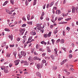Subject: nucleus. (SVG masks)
Masks as SVG:
<instances>
[{"mask_svg": "<svg viewBox=\"0 0 78 78\" xmlns=\"http://www.w3.org/2000/svg\"><path fill=\"white\" fill-rule=\"evenodd\" d=\"M64 71L65 72V74H66L67 75H69V74H70V73L69 72H67V70L66 69H65Z\"/></svg>", "mask_w": 78, "mask_h": 78, "instance_id": "obj_7", "label": "nucleus"}, {"mask_svg": "<svg viewBox=\"0 0 78 78\" xmlns=\"http://www.w3.org/2000/svg\"><path fill=\"white\" fill-rule=\"evenodd\" d=\"M71 18H67L66 19H65V21H69V20H71Z\"/></svg>", "mask_w": 78, "mask_h": 78, "instance_id": "obj_28", "label": "nucleus"}, {"mask_svg": "<svg viewBox=\"0 0 78 78\" xmlns=\"http://www.w3.org/2000/svg\"><path fill=\"white\" fill-rule=\"evenodd\" d=\"M50 28H51V29H52L53 28V25H51L50 27Z\"/></svg>", "mask_w": 78, "mask_h": 78, "instance_id": "obj_62", "label": "nucleus"}, {"mask_svg": "<svg viewBox=\"0 0 78 78\" xmlns=\"http://www.w3.org/2000/svg\"><path fill=\"white\" fill-rule=\"evenodd\" d=\"M50 57H46L45 58V59H47V60H48V59H50Z\"/></svg>", "mask_w": 78, "mask_h": 78, "instance_id": "obj_37", "label": "nucleus"}, {"mask_svg": "<svg viewBox=\"0 0 78 78\" xmlns=\"http://www.w3.org/2000/svg\"><path fill=\"white\" fill-rule=\"evenodd\" d=\"M54 5V2H52L50 4V5H49V7H51L53 5Z\"/></svg>", "mask_w": 78, "mask_h": 78, "instance_id": "obj_17", "label": "nucleus"}, {"mask_svg": "<svg viewBox=\"0 0 78 78\" xmlns=\"http://www.w3.org/2000/svg\"><path fill=\"white\" fill-rule=\"evenodd\" d=\"M25 3L26 6H28V3H29L28 2V1L26 0Z\"/></svg>", "mask_w": 78, "mask_h": 78, "instance_id": "obj_31", "label": "nucleus"}, {"mask_svg": "<svg viewBox=\"0 0 78 78\" xmlns=\"http://www.w3.org/2000/svg\"><path fill=\"white\" fill-rule=\"evenodd\" d=\"M34 61H36V60H38L39 61H41V59H39V58H37V56H35L34 58Z\"/></svg>", "mask_w": 78, "mask_h": 78, "instance_id": "obj_6", "label": "nucleus"}, {"mask_svg": "<svg viewBox=\"0 0 78 78\" xmlns=\"http://www.w3.org/2000/svg\"><path fill=\"white\" fill-rule=\"evenodd\" d=\"M13 55H14L15 57L16 58V55H17V52L16 51H14L13 52Z\"/></svg>", "mask_w": 78, "mask_h": 78, "instance_id": "obj_15", "label": "nucleus"}, {"mask_svg": "<svg viewBox=\"0 0 78 78\" xmlns=\"http://www.w3.org/2000/svg\"><path fill=\"white\" fill-rule=\"evenodd\" d=\"M10 47H14V44H13L12 45H10Z\"/></svg>", "mask_w": 78, "mask_h": 78, "instance_id": "obj_57", "label": "nucleus"}, {"mask_svg": "<svg viewBox=\"0 0 78 78\" xmlns=\"http://www.w3.org/2000/svg\"><path fill=\"white\" fill-rule=\"evenodd\" d=\"M5 45H6V42L3 43L2 45V47H3Z\"/></svg>", "mask_w": 78, "mask_h": 78, "instance_id": "obj_23", "label": "nucleus"}, {"mask_svg": "<svg viewBox=\"0 0 78 78\" xmlns=\"http://www.w3.org/2000/svg\"><path fill=\"white\" fill-rule=\"evenodd\" d=\"M28 60L29 61H30V62H32V61H33V59L31 57H29L28 58Z\"/></svg>", "mask_w": 78, "mask_h": 78, "instance_id": "obj_11", "label": "nucleus"}, {"mask_svg": "<svg viewBox=\"0 0 78 78\" xmlns=\"http://www.w3.org/2000/svg\"><path fill=\"white\" fill-rule=\"evenodd\" d=\"M50 57L53 59H54L55 58V57L54 56V55H51L50 56Z\"/></svg>", "mask_w": 78, "mask_h": 78, "instance_id": "obj_29", "label": "nucleus"}, {"mask_svg": "<svg viewBox=\"0 0 78 78\" xmlns=\"http://www.w3.org/2000/svg\"><path fill=\"white\" fill-rule=\"evenodd\" d=\"M41 47V45L39 44H37L36 45V48L37 49H39V48H40Z\"/></svg>", "mask_w": 78, "mask_h": 78, "instance_id": "obj_14", "label": "nucleus"}, {"mask_svg": "<svg viewBox=\"0 0 78 78\" xmlns=\"http://www.w3.org/2000/svg\"><path fill=\"white\" fill-rule=\"evenodd\" d=\"M64 63H65L64 61L62 62L61 63V65H63V64H64Z\"/></svg>", "mask_w": 78, "mask_h": 78, "instance_id": "obj_54", "label": "nucleus"}, {"mask_svg": "<svg viewBox=\"0 0 78 78\" xmlns=\"http://www.w3.org/2000/svg\"><path fill=\"white\" fill-rule=\"evenodd\" d=\"M63 17H67V15L66 14H63Z\"/></svg>", "mask_w": 78, "mask_h": 78, "instance_id": "obj_55", "label": "nucleus"}, {"mask_svg": "<svg viewBox=\"0 0 78 78\" xmlns=\"http://www.w3.org/2000/svg\"><path fill=\"white\" fill-rule=\"evenodd\" d=\"M24 65L25 66H28L29 65L28 63L27 62V61H24Z\"/></svg>", "mask_w": 78, "mask_h": 78, "instance_id": "obj_10", "label": "nucleus"}, {"mask_svg": "<svg viewBox=\"0 0 78 78\" xmlns=\"http://www.w3.org/2000/svg\"><path fill=\"white\" fill-rule=\"evenodd\" d=\"M6 12H7V13H8L9 14H10L11 15L12 14V13L11 12H10V11L8 9L6 10Z\"/></svg>", "mask_w": 78, "mask_h": 78, "instance_id": "obj_16", "label": "nucleus"}, {"mask_svg": "<svg viewBox=\"0 0 78 78\" xmlns=\"http://www.w3.org/2000/svg\"><path fill=\"white\" fill-rule=\"evenodd\" d=\"M22 19L23 20H24V22H26V19H25V17H23V18H22Z\"/></svg>", "mask_w": 78, "mask_h": 78, "instance_id": "obj_56", "label": "nucleus"}, {"mask_svg": "<svg viewBox=\"0 0 78 78\" xmlns=\"http://www.w3.org/2000/svg\"><path fill=\"white\" fill-rule=\"evenodd\" d=\"M10 1L11 3L12 4V5H13L14 4V1L12 0H10Z\"/></svg>", "mask_w": 78, "mask_h": 78, "instance_id": "obj_40", "label": "nucleus"}, {"mask_svg": "<svg viewBox=\"0 0 78 78\" xmlns=\"http://www.w3.org/2000/svg\"><path fill=\"white\" fill-rule=\"evenodd\" d=\"M12 66L13 65L12 64V63H10V64H9V66L10 67H12Z\"/></svg>", "mask_w": 78, "mask_h": 78, "instance_id": "obj_50", "label": "nucleus"}, {"mask_svg": "<svg viewBox=\"0 0 78 78\" xmlns=\"http://www.w3.org/2000/svg\"><path fill=\"white\" fill-rule=\"evenodd\" d=\"M20 62V60H18L14 61V62L15 63V66H17L19 64V62Z\"/></svg>", "mask_w": 78, "mask_h": 78, "instance_id": "obj_4", "label": "nucleus"}, {"mask_svg": "<svg viewBox=\"0 0 78 78\" xmlns=\"http://www.w3.org/2000/svg\"><path fill=\"white\" fill-rule=\"evenodd\" d=\"M33 22L32 21H30V22H27V23L28 24H29V25H32V23Z\"/></svg>", "mask_w": 78, "mask_h": 78, "instance_id": "obj_27", "label": "nucleus"}, {"mask_svg": "<svg viewBox=\"0 0 78 78\" xmlns=\"http://www.w3.org/2000/svg\"><path fill=\"white\" fill-rule=\"evenodd\" d=\"M34 55H37V53H36V52L34 51Z\"/></svg>", "mask_w": 78, "mask_h": 78, "instance_id": "obj_49", "label": "nucleus"}, {"mask_svg": "<svg viewBox=\"0 0 78 78\" xmlns=\"http://www.w3.org/2000/svg\"><path fill=\"white\" fill-rule=\"evenodd\" d=\"M51 41L52 42V44L54 45V43H55V40L53 39L51 40Z\"/></svg>", "mask_w": 78, "mask_h": 78, "instance_id": "obj_38", "label": "nucleus"}, {"mask_svg": "<svg viewBox=\"0 0 78 78\" xmlns=\"http://www.w3.org/2000/svg\"><path fill=\"white\" fill-rule=\"evenodd\" d=\"M68 61V60H67V59H65L64 60H63V62H67V61Z\"/></svg>", "mask_w": 78, "mask_h": 78, "instance_id": "obj_48", "label": "nucleus"}, {"mask_svg": "<svg viewBox=\"0 0 78 78\" xmlns=\"http://www.w3.org/2000/svg\"><path fill=\"white\" fill-rule=\"evenodd\" d=\"M60 41H61V40L59 39H58L56 41V44H57L58 42H59Z\"/></svg>", "mask_w": 78, "mask_h": 78, "instance_id": "obj_33", "label": "nucleus"}, {"mask_svg": "<svg viewBox=\"0 0 78 78\" xmlns=\"http://www.w3.org/2000/svg\"><path fill=\"white\" fill-rule=\"evenodd\" d=\"M1 69L3 70H4V69H5V67L4 66H2L1 67Z\"/></svg>", "mask_w": 78, "mask_h": 78, "instance_id": "obj_32", "label": "nucleus"}, {"mask_svg": "<svg viewBox=\"0 0 78 78\" xmlns=\"http://www.w3.org/2000/svg\"><path fill=\"white\" fill-rule=\"evenodd\" d=\"M58 32V30H54V34H56Z\"/></svg>", "mask_w": 78, "mask_h": 78, "instance_id": "obj_42", "label": "nucleus"}, {"mask_svg": "<svg viewBox=\"0 0 78 78\" xmlns=\"http://www.w3.org/2000/svg\"><path fill=\"white\" fill-rule=\"evenodd\" d=\"M39 50L40 51H44V50H43V49H42V48H40L39 49Z\"/></svg>", "mask_w": 78, "mask_h": 78, "instance_id": "obj_45", "label": "nucleus"}, {"mask_svg": "<svg viewBox=\"0 0 78 78\" xmlns=\"http://www.w3.org/2000/svg\"><path fill=\"white\" fill-rule=\"evenodd\" d=\"M32 39V37H30L28 39V41H30V40H31Z\"/></svg>", "mask_w": 78, "mask_h": 78, "instance_id": "obj_41", "label": "nucleus"}, {"mask_svg": "<svg viewBox=\"0 0 78 78\" xmlns=\"http://www.w3.org/2000/svg\"><path fill=\"white\" fill-rule=\"evenodd\" d=\"M71 45L73 47H75V45H74V44L73 43H72Z\"/></svg>", "mask_w": 78, "mask_h": 78, "instance_id": "obj_60", "label": "nucleus"}, {"mask_svg": "<svg viewBox=\"0 0 78 78\" xmlns=\"http://www.w3.org/2000/svg\"><path fill=\"white\" fill-rule=\"evenodd\" d=\"M34 15H33L32 16L31 18H30V20H32V19H34Z\"/></svg>", "mask_w": 78, "mask_h": 78, "instance_id": "obj_52", "label": "nucleus"}, {"mask_svg": "<svg viewBox=\"0 0 78 78\" xmlns=\"http://www.w3.org/2000/svg\"><path fill=\"white\" fill-rule=\"evenodd\" d=\"M7 3H8V1H5L3 4V6H5V5H6L7 4Z\"/></svg>", "mask_w": 78, "mask_h": 78, "instance_id": "obj_26", "label": "nucleus"}, {"mask_svg": "<svg viewBox=\"0 0 78 78\" xmlns=\"http://www.w3.org/2000/svg\"><path fill=\"white\" fill-rule=\"evenodd\" d=\"M62 19H63V18L60 17V18H58V21H60L61 20H62Z\"/></svg>", "mask_w": 78, "mask_h": 78, "instance_id": "obj_36", "label": "nucleus"}, {"mask_svg": "<svg viewBox=\"0 0 78 78\" xmlns=\"http://www.w3.org/2000/svg\"><path fill=\"white\" fill-rule=\"evenodd\" d=\"M20 36H22V35H23L24 32L25 31V30L24 29H21L20 30Z\"/></svg>", "mask_w": 78, "mask_h": 78, "instance_id": "obj_3", "label": "nucleus"}, {"mask_svg": "<svg viewBox=\"0 0 78 78\" xmlns=\"http://www.w3.org/2000/svg\"><path fill=\"white\" fill-rule=\"evenodd\" d=\"M60 43L61 44H64V39H62L60 41Z\"/></svg>", "mask_w": 78, "mask_h": 78, "instance_id": "obj_18", "label": "nucleus"}, {"mask_svg": "<svg viewBox=\"0 0 78 78\" xmlns=\"http://www.w3.org/2000/svg\"><path fill=\"white\" fill-rule=\"evenodd\" d=\"M42 63H45L46 62V60H42Z\"/></svg>", "mask_w": 78, "mask_h": 78, "instance_id": "obj_46", "label": "nucleus"}, {"mask_svg": "<svg viewBox=\"0 0 78 78\" xmlns=\"http://www.w3.org/2000/svg\"><path fill=\"white\" fill-rule=\"evenodd\" d=\"M54 51H55V55H54V56H58V54H57V53H58V49L57 48H55L54 49Z\"/></svg>", "mask_w": 78, "mask_h": 78, "instance_id": "obj_5", "label": "nucleus"}, {"mask_svg": "<svg viewBox=\"0 0 78 78\" xmlns=\"http://www.w3.org/2000/svg\"><path fill=\"white\" fill-rule=\"evenodd\" d=\"M78 7H73L72 8V13H75V12H78Z\"/></svg>", "mask_w": 78, "mask_h": 78, "instance_id": "obj_1", "label": "nucleus"}, {"mask_svg": "<svg viewBox=\"0 0 78 78\" xmlns=\"http://www.w3.org/2000/svg\"><path fill=\"white\" fill-rule=\"evenodd\" d=\"M51 32H49L48 34H47L48 37H50V36H51Z\"/></svg>", "mask_w": 78, "mask_h": 78, "instance_id": "obj_22", "label": "nucleus"}, {"mask_svg": "<svg viewBox=\"0 0 78 78\" xmlns=\"http://www.w3.org/2000/svg\"><path fill=\"white\" fill-rule=\"evenodd\" d=\"M20 38H19V37H18L17 38V41H20Z\"/></svg>", "mask_w": 78, "mask_h": 78, "instance_id": "obj_58", "label": "nucleus"}, {"mask_svg": "<svg viewBox=\"0 0 78 78\" xmlns=\"http://www.w3.org/2000/svg\"><path fill=\"white\" fill-rule=\"evenodd\" d=\"M69 58H72V54H70L69 55Z\"/></svg>", "mask_w": 78, "mask_h": 78, "instance_id": "obj_43", "label": "nucleus"}, {"mask_svg": "<svg viewBox=\"0 0 78 78\" xmlns=\"http://www.w3.org/2000/svg\"><path fill=\"white\" fill-rule=\"evenodd\" d=\"M27 19L28 20H30V15L28 14L27 16Z\"/></svg>", "mask_w": 78, "mask_h": 78, "instance_id": "obj_34", "label": "nucleus"}, {"mask_svg": "<svg viewBox=\"0 0 78 78\" xmlns=\"http://www.w3.org/2000/svg\"><path fill=\"white\" fill-rule=\"evenodd\" d=\"M5 30L6 31H10L8 29H5Z\"/></svg>", "mask_w": 78, "mask_h": 78, "instance_id": "obj_47", "label": "nucleus"}, {"mask_svg": "<svg viewBox=\"0 0 78 78\" xmlns=\"http://www.w3.org/2000/svg\"><path fill=\"white\" fill-rule=\"evenodd\" d=\"M67 0H64V1L63 2V4H65L66 3V1Z\"/></svg>", "mask_w": 78, "mask_h": 78, "instance_id": "obj_53", "label": "nucleus"}, {"mask_svg": "<svg viewBox=\"0 0 78 78\" xmlns=\"http://www.w3.org/2000/svg\"><path fill=\"white\" fill-rule=\"evenodd\" d=\"M47 50L48 52H51V50H50V48L48 47H47Z\"/></svg>", "mask_w": 78, "mask_h": 78, "instance_id": "obj_21", "label": "nucleus"}, {"mask_svg": "<svg viewBox=\"0 0 78 78\" xmlns=\"http://www.w3.org/2000/svg\"><path fill=\"white\" fill-rule=\"evenodd\" d=\"M6 56L7 58H8V57H9L10 56V54H7Z\"/></svg>", "mask_w": 78, "mask_h": 78, "instance_id": "obj_61", "label": "nucleus"}, {"mask_svg": "<svg viewBox=\"0 0 78 78\" xmlns=\"http://www.w3.org/2000/svg\"><path fill=\"white\" fill-rule=\"evenodd\" d=\"M44 38H47L48 37V36H47V34H44Z\"/></svg>", "mask_w": 78, "mask_h": 78, "instance_id": "obj_24", "label": "nucleus"}, {"mask_svg": "<svg viewBox=\"0 0 78 78\" xmlns=\"http://www.w3.org/2000/svg\"><path fill=\"white\" fill-rule=\"evenodd\" d=\"M67 22H63L62 23H61V24H65L66 23H67Z\"/></svg>", "mask_w": 78, "mask_h": 78, "instance_id": "obj_59", "label": "nucleus"}, {"mask_svg": "<svg viewBox=\"0 0 78 78\" xmlns=\"http://www.w3.org/2000/svg\"><path fill=\"white\" fill-rule=\"evenodd\" d=\"M26 26V24H23L22 26V27H25Z\"/></svg>", "mask_w": 78, "mask_h": 78, "instance_id": "obj_64", "label": "nucleus"}, {"mask_svg": "<svg viewBox=\"0 0 78 78\" xmlns=\"http://www.w3.org/2000/svg\"><path fill=\"white\" fill-rule=\"evenodd\" d=\"M34 48L32 49L31 50V53H33V52H34Z\"/></svg>", "mask_w": 78, "mask_h": 78, "instance_id": "obj_35", "label": "nucleus"}, {"mask_svg": "<svg viewBox=\"0 0 78 78\" xmlns=\"http://www.w3.org/2000/svg\"><path fill=\"white\" fill-rule=\"evenodd\" d=\"M37 29L38 30H41V29H42V27L41 26H40L37 28Z\"/></svg>", "mask_w": 78, "mask_h": 78, "instance_id": "obj_44", "label": "nucleus"}, {"mask_svg": "<svg viewBox=\"0 0 78 78\" xmlns=\"http://www.w3.org/2000/svg\"><path fill=\"white\" fill-rule=\"evenodd\" d=\"M41 43L42 44H44V45H46L47 44V42H45L44 41H41Z\"/></svg>", "mask_w": 78, "mask_h": 78, "instance_id": "obj_20", "label": "nucleus"}, {"mask_svg": "<svg viewBox=\"0 0 78 78\" xmlns=\"http://www.w3.org/2000/svg\"><path fill=\"white\" fill-rule=\"evenodd\" d=\"M45 19L46 20H48V21L49 20V18H48V17L46 18Z\"/></svg>", "mask_w": 78, "mask_h": 78, "instance_id": "obj_63", "label": "nucleus"}, {"mask_svg": "<svg viewBox=\"0 0 78 78\" xmlns=\"http://www.w3.org/2000/svg\"><path fill=\"white\" fill-rule=\"evenodd\" d=\"M36 1H37V0H34V4L33 5H35L36 4Z\"/></svg>", "mask_w": 78, "mask_h": 78, "instance_id": "obj_30", "label": "nucleus"}, {"mask_svg": "<svg viewBox=\"0 0 78 78\" xmlns=\"http://www.w3.org/2000/svg\"><path fill=\"white\" fill-rule=\"evenodd\" d=\"M45 55H46V54H45V53H43L42 54V56H43V57H44V56H45Z\"/></svg>", "mask_w": 78, "mask_h": 78, "instance_id": "obj_51", "label": "nucleus"}, {"mask_svg": "<svg viewBox=\"0 0 78 78\" xmlns=\"http://www.w3.org/2000/svg\"><path fill=\"white\" fill-rule=\"evenodd\" d=\"M26 55V53L23 52L21 51L20 53H19L18 56H19V58H21L23 56H25Z\"/></svg>", "mask_w": 78, "mask_h": 78, "instance_id": "obj_2", "label": "nucleus"}, {"mask_svg": "<svg viewBox=\"0 0 78 78\" xmlns=\"http://www.w3.org/2000/svg\"><path fill=\"white\" fill-rule=\"evenodd\" d=\"M41 67V65L40 64H38L37 65V67L38 69H39Z\"/></svg>", "mask_w": 78, "mask_h": 78, "instance_id": "obj_13", "label": "nucleus"}, {"mask_svg": "<svg viewBox=\"0 0 78 78\" xmlns=\"http://www.w3.org/2000/svg\"><path fill=\"white\" fill-rule=\"evenodd\" d=\"M8 37H9V39H11V41H12V38L13 37V35L12 34H11L10 35H9Z\"/></svg>", "mask_w": 78, "mask_h": 78, "instance_id": "obj_8", "label": "nucleus"}, {"mask_svg": "<svg viewBox=\"0 0 78 78\" xmlns=\"http://www.w3.org/2000/svg\"><path fill=\"white\" fill-rule=\"evenodd\" d=\"M31 32V34L32 35H36V32L35 30H32Z\"/></svg>", "mask_w": 78, "mask_h": 78, "instance_id": "obj_9", "label": "nucleus"}, {"mask_svg": "<svg viewBox=\"0 0 78 78\" xmlns=\"http://www.w3.org/2000/svg\"><path fill=\"white\" fill-rule=\"evenodd\" d=\"M4 72L5 73H8V71L7 70V69H4Z\"/></svg>", "mask_w": 78, "mask_h": 78, "instance_id": "obj_39", "label": "nucleus"}, {"mask_svg": "<svg viewBox=\"0 0 78 78\" xmlns=\"http://www.w3.org/2000/svg\"><path fill=\"white\" fill-rule=\"evenodd\" d=\"M36 75L38 76H41V73L39 72H37L36 73Z\"/></svg>", "mask_w": 78, "mask_h": 78, "instance_id": "obj_19", "label": "nucleus"}, {"mask_svg": "<svg viewBox=\"0 0 78 78\" xmlns=\"http://www.w3.org/2000/svg\"><path fill=\"white\" fill-rule=\"evenodd\" d=\"M61 11H60V10H58L57 11V14H61Z\"/></svg>", "mask_w": 78, "mask_h": 78, "instance_id": "obj_25", "label": "nucleus"}, {"mask_svg": "<svg viewBox=\"0 0 78 78\" xmlns=\"http://www.w3.org/2000/svg\"><path fill=\"white\" fill-rule=\"evenodd\" d=\"M53 70H56L57 69V66H52Z\"/></svg>", "mask_w": 78, "mask_h": 78, "instance_id": "obj_12", "label": "nucleus"}]
</instances>
